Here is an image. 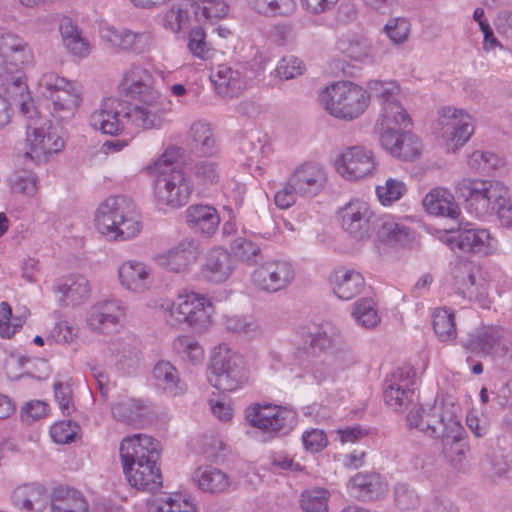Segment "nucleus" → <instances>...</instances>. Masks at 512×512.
I'll return each instance as SVG.
<instances>
[{
	"label": "nucleus",
	"mask_w": 512,
	"mask_h": 512,
	"mask_svg": "<svg viewBox=\"0 0 512 512\" xmlns=\"http://www.w3.org/2000/svg\"><path fill=\"white\" fill-rule=\"evenodd\" d=\"M191 175L198 186H211L218 183L220 178L219 166L212 160H201L190 168Z\"/></svg>",
	"instance_id": "obj_49"
},
{
	"label": "nucleus",
	"mask_w": 512,
	"mask_h": 512,
	"mask_svg": "<svg viewBox=\"0 0 512 512\" xmlns=\"http://www.w3.org/2000/svg\"><path fill=\"white\" fill-rule=\"evenodd\" d=\"M352 315L356 322L365 328H373L380 321L374 302L367 298L356 303Z\"/></svg>",
	"instance_id": "obj_58"
},
{
	"label": "nucleus",
	"mask_w": 512,
	"mask_h": 512,
	"mask_svg": "<svg viewBox=\"0 0 512 512\" xmlns=\"http://www.w3.org/2000/svg\"><path fill=\"white\" fill-rule=\"evenodd\" d=\"M407 422L410 429H417L429 437H441L445 454L448 446L456 445L457 454L464 456L463 449L458 448L462 426L452 412H444L436 405L428 410L419 407L408 413Z\"/></svg>",
	"instance_id": "obj_5"
},
{
	"label": "nucleus",
	"mask_w": 512,
	"mask_h": 512,
	"mask_svg": "<svg viewBox=\"0 0 512 512\" xmlns=\"http://www.w3.org/2000/svg\"><path fill=\"white\" fill-rule=\"evenodd\" d=\"M433 329L442 342H449L456 338L454 314L446 308H438L433 313Z\"/></svg>",
	"instance_id": "obj_47"
},
{
	"label": "nucleus",
	"mask_w": 512,
	"mask_h": 512,
	"mask_svg": "<svg viewBox=\"0 0 512 512\" xmlns=\"http://www.w3.org/2000/svg\"><path fill=\"white\" fill-rule=\"evenodd\" d=\"M159 442L146 434L125 437L120 443L123 472L129 484L137 489L155 491L162 486L157 461Z\"/></svg>",
	"instance_id": "obj_2"
},
{
	"label": "nucleus",
	"mask_w": 512,
	"mask_h": 512,
	"mask_svg": "<svg viewBox=\"0 0 512 512\" xmlns=\"http://www.w3.org/2000/svg\"><path fill=\"white\" fill-rule=\"evenodd\" d=\"M27 142L30 148L25 152V157L37 161L60 152L65 145L58 129L39 113L27 119Z\"/></svg>",
	"instance_id": "obj_12"
},
{
	"label": "nucleus",
	"mask_w": 512,
	"mask_h": 512,
	"mask_svg": "<svg viewBox=\"0 0 512 512\" xmlns=\"http://www.w3.org/2000/svg\"><path fill=\"white\" fill-rule=\"evenodd\" d=\"M333 293L341 300H351L358 296L365 287L363 275L354 268L340 266L329 275Z\"/></svg>",
	"instance_id": "obj_26"
},
{
	"label": "nucleus",
	"mask_w": 512,
	"mask_h": 512,
	"mask_svg": "<svg viewBox=\"0 0 512 512\" xmlns=\"http://www.w3.org/2000/svg\"><path fill=\"white\" fill-rule=\"evenodd\" d=\"M178 156L177 148H168L152 167L156 174L154 195L157 202L174 209L185 206L193 192L185 172L173 167Z\"/></svg>",
	"instance_id": "obj_3"
},
{
	"label": "nucleus",
	"mask_w": 512,
	"mask_h": 512,
	"mask_svg": "<svg viewBox=\"0 0 512 512\" xmlns=\"http://www.w3.org/2000/svg\"><path fill=\"white\" fill-rule=\"evenodd\" d=\"M54 291L62 295L66 305H80L86 302L91 294L88 279L83 275H71L54 286Z\"/></svg>",
	"instance_id": "obj_38"
},
{
	"label": "nucleus",
	"mask_w": 512,
	"mask_h": 512,
	"mask_svg": "<svg viewBox=\"0 0 512 512\" xmlns=\"http://www.w3.org/2000/svg\"><path fill=\"white\" fill-rule=\"evenodd\" d=\"M411 125V119L407 111L397 99L381 107L375 129L379 134V139H381L382 136L404 131Z\"/></svg>",
	"instance_id": "obj_28"
},
{
	"label": "nucleus",
	"mask_w": 512,
	"mask_h": 512,
	"mask_svg": "<svg viewBox=\"0 0 512 512\" xmlns=\"http://www.w3.org/2000/svg\"><path fill=\"white\" fill-rule=\"evenodd\" d=\"M155 387L172 397L181 396L187 391V384L181 378L178 369L169 361L160 360L152 369Z\"/></svg>",
	"instance_id": "obj_31"
},
{
	"label": "nucleus",
	"mask_w": 512,
	"mask_h": 512,
	"mask_svg": "<svg viewBox=\"0 0 512 512\" xmlns=\"http://www.w3.org/2000/svg\"><path fill=\"white\" fill-rule=\"evenodd\" d=\"M288 179L299 197L313 198L324 190L328 176L320 164L306 162L297 166Z\"/></svg>",
	"instance_id": "obj_20"
},
{
	"label": "nucleus",
	"mask_w": 512,
	"mask_h": 512,
	"mask_svg": "<svg viewBox=\"0 0 512 512\" xmlns=\"http://www.w3.org/2000/svg\"><path fill=\"white\" fill-rule=\"evenodd\" d=\"M367 88L369 99H377L381 107L399 99L400 96V87L395 81L370 80Z\"/></svg>",
	"instance_id": "obj_48"
},
{
	"label": "nucleus",
	"mask_w": 512,
	"mask_h": 512,
	"mask_svg": "<svg viewBox=\"0 0 512 512\" xmlns=\"http://www.w3.org/2000/svg\"><path fill=\"white\" fill-rule=\"evenodd\" d=\"M337 172L348 180H358L375 170L373 154L360 146L346 148L335 162Z\"/></svg>",
	"instance_id": "obj_21"
},
{
	"label": "nucleus",
	"mask_w": 512,
	"mask_h": 512,
	"mask_svg": "<svg viewBox=\"0 0 512 512\" xmlns=\"http://www.w3.org/2000/svg\"><path fill=\"white\" fill-rule=\"evenodd\" d=\"M247 4L254 12L267 16H289L296 9L294 0H247Z\"/></svg>",
	"instance_id": "obj_44"
},
{
	"label": "nucleus",
	"mask_w": 512,
	"mask_h": 512,
	"mask_svg": "<svg viewBox=\"0 0 512 512\" xmlns=\"http://www.w3.org/2000/svg\"><path fill=\"white\" fill-rule=\"evenodd\" d=\"M450 244L452 249L458 248L464 253L481 256L491 255L497 249V241L488 229L471 224L460 228L450 238Z\"/></svg>",
	"instance_id": "obj_19"
},
{
	"label": "nucleus",
	"mask_w": 512,
	"mask_h": 512,
	"mask_svg": "<svg viewBox=\"0 0 512 512\" xmlns=\"http://www.w3.org/2000/svg\"><path fill=\"white\" fill-rule=\"evenodd\" d=\"M502 337L501 330L495 327H478L461 339V345L469 352L475 354H485L499 345Z\"/></svg>",
	"instance_id": "obj_36"
},
{
	"label": "nucleus",
	"mask_w": 512,
	"mask_h": 512,
	"mask_svg": "<svg viewBox=\"0 0 512 512\" xmlns=\"http://www.w3.org/2000/svg\"><path fill=\"white\" fill-rule=\"evenodd\" d=\"M189 139L191 140L192 148L203 156H212L218 150L213 129L205 121H196L191 125Z\"/></svg>",
	"instance_id": "obj_42"
},
{
	"label": "nucleus",
	"mask_w": 512,
	"mask_h": 512,
	"mask_svg": "<svg viewBox=\"0 0 512 512\" xmlns=\"http://www.w3.org/2000/svg\"><path fill=\"white\" fill-rule=\"evenodd\" d=\"M393 501L397 509L411 511L419 507L420 496L409 484L397 483L393 489Z\"/></svg>",
	"instance_id": "obj_54"
},
{
	"label": "nucleus",
	"mask_w": 512,
	"mask_h": 512,
	"mask_svg": "<svg viewBox=\"0 0 512 512\" xmlns=\"http://www.w3.org/2000/svg\"><path fill=\"white\" fill-rule=\"evenodd\" d=\"M118 89L120 93L135 100L151 99L160 95L153 87L152 75L139 65H132L124 72Z\"/></svg>",
	"instance_id": "obj_25"
},
{
	"label": "nucleus",
	"mask_w": 512,
	"mask_h": 512,
	"mask_svg": "<svg viewBox=\"0 0 512 512\" xmlns=\"http://www.w3.org/2000/svg\"><path fill=\"white\" fill-rule=\"evenodd\" d=\"M160 308L171 326L185 323L198 332L210 324L213 312L210 301L194 292L179 295L175 302L165 300Z\"/></svg>",
	"instance_id": "obj_9"
},
{
	"label": "nucleus",
	"mask_w": 512,
	"mask_h": 512,
	"mask_svg": "<svg viewBox=\"0 0 512 512\" xmlns=\"http://www.w3.org/2000/svg\"><path fill=\"white\" fill-rule=\"evenodd\" d=\"M217 94L225 98L239 96L247 86L243 72L225 64L218 65L211 74Z\"/></svg>",
	"instance_id": "obj_30"
},
{
	"label": "nucleus",
	"mask_w": 512,
	"mask_h": 512,
	"mask_svg": "<svg viewBox=\"0 0 512 512\" xmlns=\"http://www.w3.org/2000/svg\"><path fill=\"white\" fill-rule=\"evenodd\" d=\"M252 277L261 290L275 293L287 288L293 282L295 269L289 261L271 259L256 268Z\"/></svg>",
	"instance_id": "obj_18"
},
{
	"label": "nucleus",
	"mask_w": 512,
	"mask_h": 512,
	"mask_svg": "<svg viewBox=\"0 0 512 512\" xmlns=\"http://www.w3.org/2000/svg\"><path fill=\"white\" fill-rule=\"evenodd\" d=\"M131 104L116 97L104 99L89 118L90 125L108 135H118L129 128L160 129L170 122L168 104L161 95Z\"/></svg>",
	"instance_id": "obj_1"
},
{
	"label": "nucleus",
	"mask_w": 512,
	"mask_h": 512,
	"mask_svg": "<svg viewBox=\"0 0 512 512\" xmlns=\"http://www.w3.org/2000/svg\"><path fill=\"white\" fill-rule=\"evenodd\" d=\"M208 369L209 383L223 392L235 391L249 380L243 356L226 344L213 350Z\"/></svg>",
	"instance_id": "obj_7"
},
{
	"label": "nucleus",
	"mask_w": 512,
	"mask_h": 512,
	"mask_svg": "<svg viewBox=\"0 0 512 512\" xmlns=\"http://www.w3.org/2000/svg\"><path fill=\"white\" fill-rule=\"evenodd\" d=\"M454 279L457 295L485 305L489 295L490 283L487 273L481 267L470 262L460 263L455 268Z\"/></svg>",
	"instance_id": "obj_17"
},
{
	"label": "nucleus",
	"mask_w": 512,
	"mask_h": 512,
	"mask_svg": "<svg viewBox=\"0 0 512 512\" xmlns=\"http://www.w3.org/2000/svg\"><path fill=\"white\" fill-rule=\"evenodd\" d=\"M147 512H196V510L186 500L165 495L148 500Z\"/></svg>",
	"instance_id": "obj_50"
},
{
	"label": "nucleus",
	"mask_w": 512,
	"mask_h": 512,
	"mask_svg": "<svg viewBox=\"0 0 512 512\" xmlns=\"http://www.w3.org/2000/svg\"><path fill=\"white\" fill-rule=\"evenodd\" d=\"M422 203L427 213L431 215L457 219L461 213L454 195L442 187L432 189Z\"/></svg>",
	"instance_id": "obj_35"
},
{
	"label": "nucleus",
	"mask_w": 512,
	"mask_h": 512,
	"mask_svg": "<svg viewBox=\"0 0 512 512\" xmlns=\"http://www.w3.org/2000/svg\"><path fill=\"white\" fill-rule=\"evenodd\" d=\"M244 416L250 426L274 435H287L297 423L295 411L272 404H252L245 409Z\"/></svg>",
	"instance_id": "obj_11"
},
{
	"label": "nucleus",
	"mask_w": 512,
	"mask_h": 512,
	"mask_svg": "<svg viewBox=\"0 0 512 512\" xmlns=\"http://www.w3.org/2000/svg\"><path fill=\"white\" fill-rule=\"evenodd\" d=\"M2 106L5 115L2 126L11 122L15 108L26 119H32L38 114L22 68L2 67Z\"/></svg>",
	"instance_id": "obj_10"
},
{
	"label": "nucleus",
	"mask_w": 512,
	"mask_h": 512,
	"mask_svg": "<svg viewBox=\"0 0 512 512\" xmlns=\"http://www.w3.org/2000/svg\"><path fill=\"white\" fill-rule=\"evenodd\" d=\"M40 94L51 100L52 114L61 120L72 118L82 103V87L54 72L42 74L38 81Z\"/></svg>",
	"instance_id": "obj_8"
},
{
	"label": "nucleus",
	"mask_w": 512,
	"mask_h": 512,
	"mask_svg": "<svg viewBox=\"0 0 512 512\" xmlns=\"http://www.w3.org/2000/svg\"><path fill=\"white\" fill-rule=\"evenodd\" d=\"M27 511L42 512L50 501L48 491L39 484H29Z\"/></svg>",
	"instance_id": "obj_64"
},
{
	"label": "nucleus",
	"mask_w": 512,
	"mask_h": 512,
	"mask_svg": "<svg viewBox=\"0 0 512 512\" xmlns=\"http://www.w3.org/2000/svg\"><path fill=\"white\" fill-rule=\"evenodd\" d=\"M125 315V308L121 301L108 299L98 301L90 307L87 315L88 327L99 333H109L116 328Z\"/></svg>",
	"instance_id": "obj_22"
},
{
	"label": "nucleus",
	"mask_w": 512,
	"mask_h": 512,
	"mask_svg": "<svg viewBox=\"0 0 512 512\" xmlns=\"http://www.w3.org/2000/svg\"><path fill=\"white\" fill-rule=\"evenodd\" d=\"M54 492L58 495L60 501L68 505L67 509L73 512H88V503L79 491L60 487Z\"/></svg>",
	"instance_id": "obj_61"
},
{
	"label": "nucleus",
	"mask_w": 512,
	"mask_h": 512,
	"mask_svg": "<svg viewBox=\"0 0 512 512\" xmlns=\"http://www.w3.org/2000/svg\"><path fill=\"white\" fill-rule=\"evenodd\" d=\"M30 51L25 41L12 33L2 34V67L22 68Z\"/></svg>",
	"instance_id": "obj_40"
},
{
	"label": "nucleus",
	"mask_w": 512,
	"mask_h": 512,
	"mask_svg": "<svg viewBox=\"0 0 512 512\" xmlns=\"http://www.w3.org/2000/svg\"><path fill=\"white\" fill-rule=\"evenodd\" d=\"M339 49L351 59L360 62H365L372 57L367 41L364 38L354 37L348 41H340Z\"/></svg>",
	"instance_id": "obj_59"
},
{
	"label": "nucleus",
	"mask_w": 512,
	"mask_h": 512,
	"mask_svg": "<svg viewBox=\"0 0 512 512\" xmlns=\"http://www.w3.org/2000/svg\"><path fill=\"white\" fill-rule=\"evenodd\" d=\"M101 35L111 46L138 54L149 51L154 40L149 31L133 32L126 28L107 27Z\"/></svg>",
	"instance_id": "obj_24"
},
{
	"label": "nucleus",
	"mask_w": 512,
	"mask_h": 512,
	"mask_svg": "<svg viewBox=\"0 0 512 512\" xmlns=\"http://www.w3.org/2000/svg\"><path fill=\"white\" fill-rule=\"evenodd\" d=\"M340 225L353 239L368 240L374 235L379 216L369 204L360 199H352L338 210Z\"/></svg>",
	"instance_id": "obj_13"
},
{
	"label": "nucleus",
	"mask_w": 512,
	"mask_h": 512,
	"mask_svg": "<svg viewBox=\"0 0 512 512\" xmlns=\"http://www.w3.org/2000/svg\"><path fill=\"white\" fill-rule=\"evenodd\" d=\"M191 7L198 21H218L228 14L223 0H192Z\"/></svg>",
	"instance_id": "obj_45"
},
{
	"label": "nucleus",
	"mask_w": 512,
	"mask_h": 512,
	"mask_svg": "<svg viewBox=\"0 0 512 512\" xmlns=\"http://www.w3.org/2000/svg\"><path fill=\"white\" fill-rule=\"evenodd\" d=\"M437 126L448 152L458 150L474 132L471 116L453 107H444L439 111Z\"/></svg>",
	"instance_id": "obj_14"
},
{
	"label": "nucleus",
	"mask_w": 512,
	"mask_h": 512,
	"mask_svg": "<svg viewBox=\"0 0 512 512\" xmlns=\"http://www.w3.org/2000/svg\"><path fill=\"white\" fill-rule=\"evenodd\" d=\"M235 264L230 253L222 248L211 249L202 266V276L209 282L223 283L233 273Z\"/></svg>",
	"instance_id": "obj_32"
},
{
	"label": "nucleus",
	"mask_w": 512,
	"mask_h": 512,
	"mask_svg": "<svg viewBox=\"0 0 512 512\" xmlns=\"http://www.w3.org/2000/svg\"><path fill=\"white\" fill-rule=\"evenodd\" d=\"M352 494L363 501L381 497L387 490V485L377 473H358L350 479Z\"/></svg>",
	"instance_id": "obj_37"
},
{
	"label": "nucleus",
	"mask_w": 512,
	"mask_h": 512,
	"mask_svg": "<svg viewBox=\"0 0 512 512\" xmlns=\"http://www.w3.org/2000/svg\"><path fill=\"white\" fill-rule=\"evenodd\" d=\"M59 29L63 44L70 54L79 58H85L90 54L88 41L82 37L81 31L70 19H64Z\"/></svg>",
	"instance_id": "obj_43"
},
{
	"label": "nucleus",
	"mask_w": 512,
	"mask_h": 512,
	"mask_svg": "<svg viewBox=\"0 0 512 512\" xmlns=\"http://www.w3.org/2000/svg\"><path fill=\"white\" fill-rule=\"evenodd\" d=\"M374 234L380 242L389 245L405 246L414 239V233L408 226L390 217H379Z\"/></svg>",
	"instance_id": "obj_39"
},
{
	"label": "nucleus",
	"mask_w": 512,
	"mask_h": 512,
	"mask_svg": "<svg viewBox=\"0 0 512 512\" xmlns=\"http://www.w3.org/2000/svg\"><path fill=\"white\" fill-rule=\"evenodd\" d=\"M305 66L302 60L295 56H285L278 63L275 72L280 79L289 80L302 75Z\"/></svg>",
	"instance_id": "obj_60"
},
{
	"label": "nucleus",
	"mask_w": 512,
	"mask_h": 512,
	"mask_svg": "<svg viewBox=\"0 0 512 512\" xmlns=\"http://www.w3.org/2000/svg\"><path fill=\"white\" fill-rule=\"evenodd\" d=\"M8 184L13 193H20L26 196H34L37 192V178L29 170L14 172L8 178Z\"/></svg>",
	"instance_id": "obj_56"
},
{
	"label": "nucleus",
	"mask_w": 512,
	"mask_h": 512,
	"mask_svg": "<svg viewBox=\"0 0 512 512\" xmlns=\"http://www.w3.org/2000/svg\"><path fill=\"white\" fill-rule=\"evenodd\" d=\"M381 146L392 156L404 161L413 160L421 153L422 145L419 138L410 133L397 132L382 136Z\"/></svg>",
	"instance_id": "obj_33"
},
{
	"label": "nucleus",
	"mask_w": 512,
	"mask_h": 512,
	"mask_svg": "<svg viewBox=\"0 0 512 512\" xmlns=\"http://www.w3.org/2000/svg\"><path fill=\"white\" fill-rule=\"evenodd\" d=\"M231 251L247 265H257L262 259L261 248L254 242L238 237L231 244Z\"/></svg>",
	"instance_id": "obj_52"
},
{
	"label": "nucleus",
	"mask_w": 512,
	"mask_h": 512,
	"mask_svg": "<svg viewBox=\"0 0 512 512\" xmlns=\"http://www.w3.org/2000/svg\"><path fill=\"white\" fill-rule=\"evenodd\" d=\"M77 335V326L66 320H62L57 322L50 330L48 340H52L60 344H70L75 340Z\"/></svg>",
	"instance_id": "obj_62"
},
{
	"label": "nucleus",
	"mask_w": 512,
	"mask_h": 512,
	"mask_svg": "<svg viewBox=\"0 0 512 512\" xmlns=\"http://www.w3.org/2000/svg\"><path fill=\"white\" fill-rule=\"evenodd\" d=\"M500 158L493 152L475 150L467 156L468 167L483 174H490L500 165Z\"/></svg>",
	"instance_id": "obj_51"
},
{
	"label": "nucleus",
	"mask_w": 512,
	"mask_h": 512,
	"mask_svg": "<svg viewBox=\"0 0 512 512\" xmlns=\"http://www.w3.org/2000/svg\"><path fill=\"white\" fill-rule=\"evenodd\" d=\"M28 315L29 311L26 307L17 310L14 315L12 307L2 301V338L13 337L23 327Z\"/></svg>",
	"instance_id": "obj_46"
},
{
	"label": "nucleus",
	"mask_w": 512,
	"mask_h": 512,
	"mask_svg": "<svg viewBox=\"0 0 512 512\" xmlns=\"http://www.w3.org/2000/svg\"><path fill=\"white\" fill-rule=\"evenodd\" d=\"M320 102L332 116L343 120L360 117L369 105L367 90L349 82H337L320 93Z\"/></svg>",
	"instance_id": "obj_6"
},
{
	"label": "nucleus",
	"mask_w": 512,
	"mask_h": 512,
	"mask_svg": "<svg viewBox=\"0 0 512 512\" xmlns=\"http://www.w3.org/2000/svg\"><path fill=\"white\" fill-rule=\"evenodd\" d=\"M118 277L126 290L143 293L150 288L152 269L141 261L127 260L119 266Z\"/></svg>",
	"instance_id": "obj_29"
},
{
	"label": "nucleus",
	"mask_w": 512,
	"mask_h": 512,
	"mask_svg": "<svg viewBox=\"0 0 512 512\" xmlns=\"http://www.w3.org/2000/svg\"><path fill=\"white\" fill-rule=\"evenodd\" d=\"M111 412L117 421L136 425L143 422L149 410L140 399L121 397L113 404Z\"/></svg>",
	"instance_id": "obj_41"
},
{
	"label": "nucleus",
	"mask_w": 512,
	"mask_h": 512,
	"mask_svg": "<svg viewBox=\"0 0 512 512\" xmlns=\"http://www.w3.org/2000/svg\"><path fill=\"white\" fill-rule=\"evenodd\" d=\"M193 484L202 492L218 495L229 492L232 486L231 477L218 467L203 465L192 473Z\"/></svg>",
	"instance_id": "obj_27"
},
{
	"label": "nucleus",
	"mask_w": 512,
	"mask_h": 512,
	"mask_svg": "<svg viewBox=\"0 0 512 512\" xmlns=\"http://www.w3.org/2000/svg\"><path fill=\"white\" fill-rule=\"evenodd\" d=\"M406 191L405 183L395 178H388L383 185L376 187L377 198L384 206H389L400 200Z\"/></svg>",
	"instance_id": "obj_55"
},
{
	"label": "nucleus",
	"mask_w": 512,
	"mask_h": 512,
	"mask_svg": "<svg viewBox=\"0 0 512 512\" xmlns=\"http://www.w3.org/2000/svg\"><path fill=\"white\" fill-rule=\"evenodd\" d=\"M455 192L464 200L474 201L480 205L481 213L487 212L493 203L499 202L508 194L507 187L498 181L462 178L455 184Z\"/></svg>",
	"instance_id": "obj_16"
},
{
	"label": "nucleus",
	"mask_w": 512,
	"mask_h": 512,
	"mask_svg": "<svg viewBox=\"0 0 512 512\" xmlns=\"http://www.w3.org/2000/svg\"><path fill=\"white\" fill-rule=\"evenodd\" d=\"M228 331L254 339L261 335L262 330L258 322L250 317L230 316L225 319Z\"/></svg>",
	"instance_id": "obj_53"
},
{
	"label": "nucleus",
	"mask_w": 512,
	"mask_h": 512,
	"mask_svg": "<svg viewBox=\"0 0 512 512\" xmlns=\"http://www.w3.org/2000/svg\"><path fill=\"white\" fill-rule=\"evenodd\" d=\"M330 493L324 488L306 490L301 495V507L305 512H327Z\"/></svg>",
	"instance_id": "obj_57"
},
{
	"label": "nucleus",
	"mask_w": 512,
	"mask_h": 512,
	"mask_svg": "<svg viewBox=\"0 0 512 512\" xmlns=\"http://www.w3.org/2000/svg\"><path fill=\"white\" fill-rule=\"evenodd\" d=\"M188 226L196 233L204 236L213 235L220 224L217 210L210 205L194 204L185 211Z\"/></svg>",
	"instance_id": "obj_34"
},
{
	"label": "nucleus",
	"mask_w": 512,
	"mask_h": 512,
	"mask_svg": "<svg viewBox=\"0 0 512 512\" xmlns=\"http://www.w3.org/2000/svg\"><path fill=\"white\" fill-rule=\"evenodd\" d=\"M415 371L411 366H402L387 375L383 386L385 403L397 412L408 408L415 396Z\"/></svg>",
	"instance_id": "obj_15"
},
{
	"label": "nucleus",
	"mask_w": 512,
	"mask_h": 512,
	"mask_svg": "<svg viewBox=\"0 0 512 512\" xmlns=\"http://www.w3.org/2000/svg\"><path fill=\"white\" fill-rule=\"evenodd\" d=\"M200 254L198 242L184 238L164 253L156 256L157 263L168 271L180 273L188 269Z\"/></svg>",
	"instance_id": "obj_23"
},
{
	"label": "nucleus",
	"mask_w": 512,
	"mask_h": 512,
	"mask_svg": "<svg viewBox=\"0 0 512 512\" xmlns=\"http://www.w3.org/2000/svg\"><path fill=\"white\" fill-rule=\"evenodd\" d=\"M95 223L101 234L114 240L133 238L141 230L135 204L126 196H113L103 201L96 211Z\"/></svg>",
	"instance_id": "obj_4"
},
{
	"label": "nucleus",
	"mask_w": 512,
	"mask_h": 512,
	"mask_svg": "<svg viewBox=\"0 0 512 512\" xmlns=\"http://www.w3.org/2000/svg\"><path fill=\"white\" fill-rule=\"evenodd\" d=\"M308 373L318 385L333 381L335 370L332 367L331 357L325 356L322 360L314 361L310 365Z\"/></svg>",
	"instance_id": "obj_63"
}]
</instances>
